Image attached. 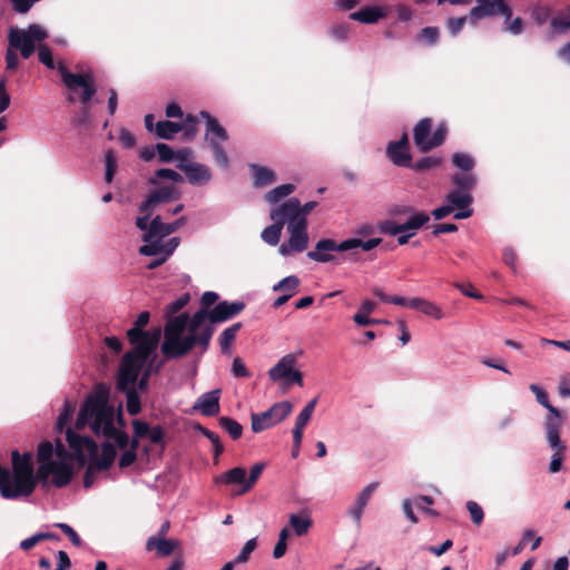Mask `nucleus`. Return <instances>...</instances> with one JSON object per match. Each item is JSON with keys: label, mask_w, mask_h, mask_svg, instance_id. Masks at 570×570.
Returning <instances> with one entry per match:
<instances>
[{"label": "nucleus", "mask_w": 570, "mask_h": 570, "mask_svg": "<svg viewBox=\"0 0 570 570\" xmlns=\"http://www.w3.org/2000/svg\"><path fill=\"white\" fill-rule=\"evenodd\" d=\"M242 328V323L237 322L225 328L219 335L218 342L220 351L225 355L232 354V345L236 338L237 332Z\"/></svg>", "instance_id": "72a5a7b5"}, {"label": "nucleus", "mask_w": 570, "mask_h": 570, "mask_svg": "<svg viewBox=\"0 0 570 570\" xmlns=\"http://www.w3.org/2000/svg\"><path fill=\"white\" fill-rule=\"evenodd\" d=\"M299 216V200L296 197H292L285 203L277 205L271 209V219L276 222L278 225L284 227L286 224H295L301 218Z\"/></svg>", "instance_id": "f3484780"}, {"label": "nucleus", "mask_w": 570, "mask_h": 570, "mask_svg": "<svg viewBox=\"0 0 570 570\" xmlns=\"http://www.w3.org/2000/svg\"><path fill=\"white\" fill-rule=\"evenodd\" d=\"M433 498L429 495H419L414 499V504L419 510L425 511L432 515H436V511L429 508L433 504Z\"/></svg>", "instance_id": "338daca9"}, {"label": "nucleus", "mask_w": 570, "mask_h": 570, "mask_svg": "<svg viewBox=\"0 0 570 570\" xmlns=\"http://www.w3.org/2000/svg\"><path fill=\"white\" fill-rule=\"evenodd\" d=\"M283 227L276 222L263 229L261 236L262 239L268 245L275 246L281 239Z\"/></svg>", "instance_id": "c03bdc74"}, {"label": "nucleus", "mask_w": 570, "mask_h": 570, "mask_svg": "<svg viewBox=\"0 0 570 570\" xmlns=\"http://www.w3.org/2000/svg\"><path fill=\"white\" fill-rule=\"evenodd\" d=\"M156 153L158 154L159 160L161 163H170L175 159L176 156L174 149L165 142H158L156 145Z\"/></svg>", "instance_id": "680f3d73"}, {"label": "nucleus", "mask_w": 570, "mask_h": 570, "mask_svg": "<svg viewBox=\"0 0 570 570\" xmlns=\"http://www.w3.org/2000/svg\"><path fill=\"white\" fill-rule=\"evenodd\" d=\"M452 163L464 171H470L474 167V159L465 153H455L452 157Z\"/></svg>", "instance_id": "6e6d98bb"}, {"label": "nucleus", "mask_w": 570, "mask_h": 570, "mask_svg": "<svg viewBox=\"0 0 570 570\" xmlns=\"http://www.w3.org/2000/svg\"><path fill=\"white\" fill-rule=\"evenodd\" d=\"M530 17L537 26H543L552 19V9L543 3H534L530 8Z\"/></svg>", "instance_id": "c9c22d12"}, {"label": "nucleus", "mask_w": 570, "mask_h": 570, "mask_svg": "<svg viewBox=\"0 0 570 570\" xmlns=\"http://www.w3.org/2000/svg\"><path fill=\"white\" fill-rule=\"evenodd\" d=\"M441 164V159L433 156L423 157L415 163L411 161V166L409 168H412L413 170L417 173H423L425 170L432 169L438 167Z\"/></svg>", "instance_id": "864d4df0"}, {"label": "nucleus", "mask_w": 570, "mask_h": 570, "mask_svg": "<svg viewBox=\"0 0 570 570\" xmlns=\"http://www.w3.org/2000/svg\"><path fill=\"white\" fill-rule=\"evenodd\" d=\"M66 440L80 464L86 463L87 456H95L97 453V443L90 436L77 434L71 428L66 430Z\"/></svg>", "instance_id": "4468645a"}, {"label": "nucleus", "mask_w": 570, "mask_h": 570, "mask_svg": "<svg viewBox=\"0 0 570 570\" xmlns=\"http://www.w3.org/2000/svg\"><path fill=\"white\" fill-rule=\"evenodd\" d=\"M471 14L478 19L501 14L505 18L504 22H508L512 17V10L505 0H476Z\"/></svg>", "instance_id": "dca6fc26"}, {"label": "nucleus", "mask_w": 570, "mask_h": 570, "mask_svg": "<svg viewBox=\"0 0 570 570\" xmlns=\"http://www.w3.org/2000/svg\"><path fill=\"white\" fill-rule=\"evenodd\" d=\"M321 242H322V239H320L316 243L314 250H309L307 253V257L317 263L333 262L335 256L332 254V252H341V250L340 249H318V244Z\"/></svg>", "instance_id": "de8ad7c7"}, {"label": "nucleus", "mask_w": 570, "mask_h": 570, "mask_svg": "<svg viewBox=\"0 0 570 570\" xmlns=\"http://www.w3.org/2000/svg\"><path fill=\"white\" fill-rule=\"evenodd\" d=\"M243 301H222L212 309L199 308L191 316L184 312L164 326V341L160 350L166 360H177L187 355L195 345L205 353L214 334V324L226 322L244 308Z\"/></svg>", "instance_id": "f257e3e1"}, {"label": "nucleus", "mask_w": 570, "mask_h": 570, "mask_svg": "<svg viewBox=\"0 0 570 570\" xmlns=\"http://www.w3.org/2000/svg\"><path fill=\"white\" fill-rule=\"evenodd\" d=\"M222 391L215 389L203 393L194 403L193 410L198 411L202 415L210 417L219 413V400Z\"/></svg>", "instance_id": "aec40b11"}, {"label": "nucleus", "mask_w": 570, "mask_h": 570, "mask_svg": "<svg viewBox=\"0 0 570 570\" xmlns=\"http://www.w3.org/2000/svg\"><path fill=\"white\" fill-rule=\"evenodd\" d=\"M158 179H169L173 183H181L183 176L171 168H160L155 171V177L148 179V183L150 185H157Z\"/></svg>", "instance_id": "49530a36"}, {"label": "nucleus", "mask_w": 570, "mask_h": 570, "mask_svg": "<svg viewBox=\"0 0 570 570\" xmlns=\"http://www.w3.org/2000/svg\"><path fill=\"white\" fill-rule=\"evenodd\" d=\"M139 247V254L144 256H157L165 254L163 238H154Z\"/></svg>", "instance_id": "37998d69"}, {"label": "nucleus", "mask_w": 570, "mask_h": 570, "mask_svg": "<svg viewBox=\"0 0 570 570\" xmlns=\"http://www.w3.org/2000/svg\"><path fill=\"white\" fill-rule=\"evenodd\" d=\"M247 478H246V470L242 466H236L227 472L220 474L216 482L220 484H237L240 485V489L244 488L246 484Z\"/></svg>", "instance_id": "2f4dec72"}, {"label": "nucleus", "mask_w": 570, "mask_h": 570, "mask_svg": "<svg viewBox=\"0 0 570 570\" xmlns=\"http://www.w3.org/2000/svg\"><path fill=\"white\" fill-rule=\"evenodd\" d=\"M386 155L395 166L406 168L411 166L412 157L409 151V137L406 132H403L399 140L387 144Z\"/></svg>", "instance_id": "6ab92c4d"}, {"label": "nucleus", "mask_w": 570, "mask_h": 570, "mask_svg": "<svg viewBox=\"0 0 570 570\" xmlns=\"http://www.w3.org/2000/svg\"><path fill=\"white\" fill-rule=\"evenodd\" d=\"M382 243V238H370L362 240L360 238H347L337 243L332 238H322L318 244V249H340L341 252H348L354 248L361 247L364 252H370Z\"/></svg>", "instance_id": "2eb2a0df"}, {"label": "nucleus", "mask_w": 570, "mask_h": 570, "mask_svg": "<svg viewBox=\"0 0 570 570\" xmlns=\"http://www.w3.org/2000/svg\"><path fill=\"white\" fill-rule=\"evenodd\" d=\"M199 115L206 120L205 140L213 151L215 163L220 168L227 169L229 167V159L223 147V144L229 138L227 130L208 111L203 110Z\"/></svg>", "instance_id": "6e6552de"}, {"label": "nucleus", "mask_w": 570, "mask_h": 570, "mask_svg": "<svg viewBox=\"0 0 570 570\" xmlns=\"http://www.w3.org/2000/svg\"><path fill=\"white\" fill-rule=\"evenodd\" d=\"M293 410L288 401L274 403L268 410L262 413L250 414V428L254 433H261L281 422H283Z\"/></svg>", "instance_id": "1a4fd4ad"}, {"label": "nucleus", "mask_w": 570, "mask_h": 570, "mask_svg": "<svg viewBox=\"0 0 570 570\" xmlns=\"http://www.w3.org/2000/svg\"><path fill=\"white\" fill-rule=\"evenodd\" d=\"M12 472L9 476V492L12 493L8 500L27 498L32 494L39 483L38 470L35 472L32 455L24 452L20 455L18 450L11 453Z\"/></svg>", "instance_id": "20e7f679"}, {"label": "nucleus", "mask_w": 570, "mask_h": 570, "mask_svg": "<svg viewBox=\"0 0 570 570\" xmlns=\"http://www.w3.org/2000/svg\"><path fill=\"white\" fill-rule=\"evenodd\" d=\"M38 479L42 488H47L49 484L65 488L72 479V468L67 461L40 464L38 465Z\"/></svg>", "instance_id": "9d476101"}, {"label": "nucleus", "mask_w": 570, "mask_h": 570, "mask_svg": "<svg viewBox=\"0 0 570 570\" xmlns=\"http://www.w3.org/2000/svg\"><path fill=\"white\" fill-rule=\"evenodd\" d=\"M550 28L553 33L562 35L570 29V14L559 13L550 20Z\"/></svg>", "instance_id": "09e8293b"}, {"label": "nucleus", "mask_w": 570, "mask_h": 570, "mask_svg": "<svg viewBox=\"0 0 570 570\" xmlns=\"http://www.w3.org/2000/svg\"><path fill=\"white\" fill-rule=\"evenodd\" d=\"M187 222L185 216L179 217L173 223H164L159 215L155 216L150 220L148 232L142 234V242H149L154 238H165L166 236L175 233Z\"/></svg>", "instance_id": "a211bd4d"}, {"label": "nucleus", "mask_w": 570, "mask_h": 570, "mask_svg": "<svg viewBox=\"0 0 570 570\" xmlns=\"http://www.w3.org/2000/svg\"><path fill=\"white\" fill-rule=\"evenodd\" d=\"M138 209H139V213L141 214V216H138L136 218L135 224H136L137 228L142 230L145 234L148 232L150 220H151L150 217H151L153 210L150 208L142 209L141 203H140Z\"/></svg>", "instance_id": "bf43d9fd"}, {"label": "nucleus", "mask_w": 570, "mask_h": 570, "mask_svg": "<svg viewBox=\"0 0 570 570\" xmlns=\"http://www.w3.org/2000/svg\"><path fill=\"white\" fill-rule=\"evenodd\" d=\"M179 547V541L176 539L157 538L156 535L149 537L146 541V550H156V554L160 558L170 556Z\"/></svg>", "instance_id": "393cba45"}, {"label": "nucleus", "mask_w": 570, "mask_h": 570, "mask_svg": "<svg viewBox=\"0 0 570 570\" xmlns=\"http://www.w3.org/2000/svg\"><path fill=\"white\" fill-rule=\"evenodd\" d=\"M385 17V11L381 7H364L358 11L352 12L350 19L362 23H376L380 19Z\"/></svg>", "instance_id": "c85d7f7f"}, {"label": "nucleus", "mask_w": 570, "mask_h": 570, "mask_svg": "<svg viewBox=\"0 0 570 570\" xmlns=\"http://www.w3.org/2000/svg\"><path fill=\"white\" fill-rule=\"evenodd\" d=\"M546 440H547L549 446L554 451L551 456L550 464H549V472L557 473L561 470L562 460H563L564 452L567 450V445L564 444V442L561 441L560 434H558L557 442H553L549 438V431L546 432Z\"/></svg>", "instance_id": "cd10ccee"}, {"label": "nucleus", "mask_w": 570, "mask_h": 570, "mask_svg": "<svg viewBox=\"0 0 570 570\" xmlns=\"http://www.w3.org/2000/svg\"><path fill=\"white\" fill-rule=\"evenodd\" d=\"M249 168L253 171L254 186L257 188L268 186L276 180L275 173L268 167L252 164Z\"/></svg>", "instance_id": "7c9ffc66"}, {"label": "nucleus", "mask_w": 570, "mask_h": 570, "mask_svg": "<svg viewBox=\"0 0 570 570\" xmlns=\"http://www.w3.org/2000/svg\"><path fill=\"white\" fill-rule=\"evenodd\" d=\"M316 404H317L316 397L312 399L309 402H307V404L303 407V410L297 415L294 426L304 429L306 426V424L308 423V421L311 420Z\"/></svg>", "instance_id": "603ef678"}, {"label": "nucleus", "mask_w": 570, "mask_h": 570, "mask_svg": "<svg viewBox=\"0 0 570 570\" xmlns=\"http://www.w3.org/2000/svg\"><path fill=\"white\" fill-rule=\"evenodd\" d=\"M295 190L294 184H283L279 186H276L275 188L271 189L266 195L265 199L269 204H276L284 199L285 197L289 196Z\"/></svg>", "instance_id": "58836bf2"}, {"label": "nucleus", "mask_w": 570, "mask_h": 570, "mask_svg": "<svg viewBox=\"0 0 570 570\" xmlns=\"http://www.w3.org/2000/svg\"><path fill=\"white\" fill-rule=\"evenodd\" d=\"M42 540H59V535L53 532H38L29 538L23 539L19 547L23 551H28Z\"/></svg>", "instance_id": "79ce46f5"}, {"label": "nucleus", "mask_w": 570, "mask_h": 570, "mask_svg": "<svg viewBox=\"0 0 570 570\" xmlns=\"http://www.w3.org/2000/svg\"><path fill=\"white\" fill-rule=\"evenodd\" d=\"M190 301V295L188 293H184L178 296L173 302L168 303L165 306L164 315L167 318L165 325L173 318L177 317L176 315L180 309H183Z\"/></svg>", "instance_id": "e433bc0d"}, {"label": "nucleus", "mask_w": 570, "mask_h": 570, "mask_svg": "<svg viewBox=\"0 0 570 570\" xmlns=\"http://www.w3.org/2000/svg\"><path fill=\"white\" fill-rule=\"evenodd\" d=\"M379 482H371L357 493L355 502L348 508L347 514L353 519L356 525L361 524L362 515L371 497L377 490Z\"/></svg>", "instance_id": "412c9836"}, {"label": "nucleus", "mask_w": 570, "mask_h": 570, "mask_svg": "<svg viewBox=\"0 0 570 570\" xmlns=\"http://www.w3.org/2000/svg\"><path fill=\"white\" fill-rule=\"evenodd\" d=\"M299 284L301 281L296 275H289L276 283L273 286V291L283 292L293 297L298 292Z\"/></svg>", "instance_id": "4c0bfd02"}, {"label": "nucleus", "mask_w": 570, "mask_h": 570, "mask_svg": "<svg viewBox=\"0 0 570 570\" xmlns=\"http://www.w3.org/2000/svg\"><path fill=\"white\" fill-rule=\"evenodd\" d=\"M73 411L72 405L66 401L56 422V430L62 432Z\"/></svg>", "instance_id": "052dcab7"}, {"label": "nucleus", "mask_w": 570, "mask_h": 570, "mask_svg": "<svg viewBox=\"0 0 570 570\" xmlns=\"http://www.w3.org/2000/svg\"><path fill=\"white\" fill-rule=\"evenodd\" d=\"M58 72L65 86L75 91L81 88L80 101L87 105L96 94V85L91 73H72L63 65H59Z\"/></svg>", "instance_id": "9b49d317"}, {"label": "nucleus", "mask_w": 570, "mask_h": 570, "mask_svg": "<svg viewBox=\"0 0 570 570\" xmlns=\"http://www.w3.org/2000/svg\"><path fill=\"white\" fill-rule=\"evenodd\" d=\"M452 183L455 185V189L450 191L445 199L459 209L453 216L454 219H466L473 214L471 191L476 184V178L471 173L455 174L452 177Z\"/></svg>", "instance_id": "423d86ee"}, {"label": "nucleus", "mask_w": 570, "mask_h": 570, "mask_svg": "<svg viewBox=\"0 0 570 570\" xmlns=\"http://www.w3.org/2000/svg\"><path fill=\"white\" fill-rule=\"evenodd\" d=\"M265 469V464L262 462L255 463L249 471V476L247 478L246 484L244 488L236 491V494L240 495L246 492H248L256 481L258 480L259 475L262 474L263 470Z\"/></svg>", "instance_id": "8fccbe9b"}, {"label": "nucleus", "mask_w": 570, "mask_h": 570, "mask_svg": "<svg viewBox=\"0 0 570 570\" xmlns=\"http://www.w3.org/2000/svg\"><path fill=\"white\" fill-rule=\"evenodd\" d=\"M393 218L400 219L405 216L403 223L386 219L379 224V230L385 235L396 236L400 233H413V236L419 229L430 222V216L425 212H420L413 206L396 205L390 210Z\"/></svg>", "instance_id": "39448f33"}, {"label": "nucleus", "mask_w": 570, "mask_h": 570, "mask_svg": "<svg viewBox=\"0 0 570 570\" xmlns=\"http://www.w3.org/2000/svg\"><path fill=\"white\" fill-rule=\"evenodd\" d=\"M38 58L41 63H43L49 69L55 68V62L52 58V53L50 49L47 46H39L38 47Z\"/></svg>", "instance_id": "774afa93"}, {"label": "nucleus", "mask_w": 570, "mask_h": 570, "mask_svg": "<svg viewBox=\"0 0 570 570\" xmlns=\"http://www.w3.org/2000/svg\"><path fill=\"white\" fill-rule=\"evenodd\" d=\"M529 389L534 393L537 402L548 410L549 414L544 420V430L546 432L549 431V438L557 442L558 434H560L563 424L560 410L549 402L548 394L542 387L537 384H530Z\"/></svg>", "instance_id": "f8f14e48"}, {"label": "nucleus", "mask_w": 570, "mask_h": 570, "mask_svg": "<svg viewBox=\"0 0 570 570\" xmlns=\"http://www.w3.org/2000/svg\"><path fill=\"white\" fill-rule=\"evenodd\" d=\"M421 312L434 320H442L444 317L442 309L436 304L426 299L423 302Z\"/></svg>", "instance_id": "e2e57ef3"}, {"label": "nucleus", "mask_w": 570, "mask_h": 570, "mask_svg": "<svg viewBox=\"0 0 570 570\" xmlns=\"http://www.w3.org/2000/svg\"><path fill=\"white\" fill-rule=\"evenodd\" d=\"M232 373L235 377H249L250 373L240 357H235L232 363Z\"/></svg>", "instance_id": "69168bd1"}, {"label": "nucleus", "mask_w": 570, "mask_h": 570, "mask_svg": "<svg viewBox=\"0 0 570 570\" xmlns=\"http://www.w3.org/2000/svg\"><path fill=\"white\" fill-rule=\"evenodd\" d=\"M155 350L145 345H134V350L122 356L117 380L118 390H127L128 386L135 384L140 371Z\"/></svg>", "instance_id": "0eeeda50"}, {"label": "nucleus", "mask_w": 570, "mask_h": 570, "mask_svg": "<svg viewBox=\"0 0 570 570\" xmlns=\"http://www.w3.org/2000/svg\"><path fill=\"white\" fill-rule=\"evenodd\" d=\"M432 121L429 118L421 119L413 129L414 144L420 151L423 153V147L428 146L431 137Z\"/></svg>", "instance_id": "c756f323"}, {"label": "nucleus", "mask_w": 570, "mask_h": 570, "mask_svg": "<svg viewBox=\"0 0 570 570\" xmlns=\"http://www.w3.org/2000/svg\"><path fill=\"white\" fill-rule=\"evenodd\" d=\"M440 40L439 27L429 26L424 27L416 33L414 41L421 47H433Z\"/></svg>", "instance_id": "473e14b6"}, {"label": "nucleus", "mask_w": 570, "mask_h": 570, "mask_svg": "<svg viewBox=\"0 0 570 570\" xmlns=\"http://www.w3.org/2000/svg\"><path fill=\"white\" fill-rule=\"evenodd\" d=\"M86 426L97 438L112 440L121 449L129 444V436L122 430L125 421L121 410L118 411L116 416L115 407L109 404L108 392L105 389L91 393L82 404L76 421V428L81 430Z\"/></svg>", "instance_id": "f03ea898"}, {"label": "nucleus", "mask_w": 570, "mask_h": 570, "mask_svg": "<svg viewBox=\"0 0 570 570\" xmlns=\"http://www.w3.org/2000/svg\"><path fill=\"white\" fill-rule=\"evenodd\" d=\"M289 234L288 243L295 253H302L307 248L308 234H307V220L301 218L295 224L287 226Z\"/></svg>", "instance_id": "5701e85b"}, {"label": "nucleus", "mask_w": 570, "mask_h": 570, "mask_svg": "<svg viewBox=\"0 0 570 570\" xmlns=\"http://www.w3.org/2000/svg\"><path fill=\"white\" fill-rule=\"evenodd\" d=\"M466 509L474 524L479 525L483 521L484 513L482 508L475 501H468Z\"/></svg>", "instance_id": "0e129e2a"}, {"label": "nucleus", "mask_w": 570, "mask_h": 570, "mask_svg": "<svg viewBox=\"0 0 570 570\" xmlns=\"http://www.w3.org/2000/svg\"><path fill=\"white\" fill-rule=\"evenodd\" d=\"M446 136V128L444 126H439L435 131L431 135L428 146L423 147V153H426L433 148L441 146Z\"/></svg>", "instance_id": "5fc2aeb1"}, {"label": "nucleus", "mask_w": 570, "mask_h": 570, "mask_svg": "<svg viewBox=\"0 0 570 570\" xmlns=\"http://www.w3.org/2000/svg\"><path fill=\"white\" fill-rule=\"evenodd\" d=\"M48 32L39 24L31 23L27 29L10 27L8 31V47L6 50V68L16 70L19 66L17 51L23 59H29L36 51V43L43 41Z\"/></svg>", "instance_id": "7ed1b4c3"}, {"label": "nucleus", "mask_w": 570, "mask_h": 570, "mask_svg": "<svg viewBox=\"0 0 570 570\" xmlns=\"http://www.w3.org/2000/svg\"><path fill=\"white\" fill-rule=\"evenodd\" d=\"M257 548V539L252 538L245 542L243 548L240 549L239 553L233 561L235 563H245L248 561L252 552Z\"/></svg>", "instance_id": "4d7b16f0"}, {"label": "nucleus", "mask_w": 570, "mask_h": 570, "mask_svg": "<svg viewBox=\"0 0 570 570\" xmlns=\"http://www.w3.org/2000/svg\"><path fill=\"white\" fill-rule=\"evenodd\" d=\"M105 180L107 184H110L114 179L116 169H117V159L112 150H108L105 155Z\"/></svg>", "instance_id": "13d9d810"}, {"label": "nucleus", "mask_w": 570, "mask_h": 570, "mask_svg": "<svg viewBox=\"0 0 570 570\" xmlns=\"http://www.w3.org/2000/svg\"><path fill=\"white\" fill-rule=\"evenodd\" d=\"M150 314L144 311L138 314L134 326L128 330L127 337L131 345H145L147 347L156 348L160 340L161 332L159 328L153 331H144L142 327L149 322Z\"/></svg>", "instance_id": "ddd939ff"}, {"label": "nucleus", "mask_w": 570, "mask_h": 570, "mask_svg": "<svg viewBox=\"0 0 570 570\" xmlns=\"http://www.w3.org/2000/svg\"><path fill=\"white\" fill-rule=\"evenodd\" d=\"M184 129L183 122H176L170 120H159L156 124L155 131L159 138L173 139L174 136Z\"/></svg>", "instance_id": "f704fd0d"}, {"label": "nucleus", "mask_w": 570, "mask_h": 570, "mask_svg": "<svg viewBox=\"0 0 570 570\" xmlns=\"http://www.w3.org/2000/svg\"><path fill=\"white\" fill-rule=\"evenodd\" d=\"M218 423L233 440H238L242 436L243 426L236 420L228 416H222L219 417Z\"/></svg>", "instance_id": "a19ab883"}, {"label": "nucleus", "mask_w": 570, "mask_h": 570, "mask_svg": "<svg viewBox=\"0 0 570 570\" xmlns=\"http://www.w3.org/2000/svg\"><path fill=\"white\" fill-rule=\"evenodd\" d=\"M90 462L95 464L96 470L98 471H107L114 463L116 458V449L114 444L107 440V442L101 445V454L98 455V452L95 456H89Z\"/></svg>", "instance_id": "bb28decb"}, {"label": "nucleus", "mask_w": 570, "mask_h": 570, "mask_svg": "<svg viewBox=\"0 0 570 570\" xmlns=\"http://www.w3.org/2000/svg\"><path fill=\"white\" fill-rule=\"evenodd\" d=\"M288 520H289V524L293 528L295 534L298 537L306 534L313 524V521L309 517L303 518L295 513H292L289 515Z\"/></svg>", "instance_id": "ea45409f"}, {"label": "nucleus", "mask_w": 570, "mask_h": 570, "mask_svg": "<svg viewBox=\"0 0 570 570\" xmlns=\"http://www.w3.org/2000/svg\"><path fill=\"white\" fill-rule=\"evenodd\" d=\"M179 169L185 173L188 183L194 186L206 185L213 177L210 168L200 163L180 164Z\"/></svg>", "instance_id": "4be33fe9"}, {"label": "nucleus", "mask_w": 570, "mask_h": 570, "mask_svg": "<svg viewBox=\"0 0 570 570\" xmlns=\"http://www.w3.org/2000/svg\"><path fill=\"white\" fill-rule=\"evenodd\" d=\"M295 363L296 356L294 354H286L268 371L269 379L274 382L288 379Z\"/></svg>", "instance_id": "a878e982"}, {"label": "nucleus", "mask_w": 570, "mask_h": 570, "mask_svg": "<svg viewBox=\"0 0 570 570\" xmlns=\"http://www.w3.org/2000/svg\"><path fill=\"white\" fill-rule=\"evenodd\" d=\"M126 392L127 397V412L130 415H137L141 411V404H140V397L137 393V391L134 387H127V390H124Z\"/></svg>", "instance_id": "3c124183"}, {"label": "nucleus", "mask_w": 570, "mask_h": 570, "mask_svg": "<svg viewBox=\"0 0 570 570\" xmlns=\"http://www.w3.org/2000/svg\"><path fill=\"white\" fill-rule=\"evenodd\" d=\"M53 456V445L50 441H42L39 443L38 448H37V461L40 464H45L46 463H52L55 462L56 460L52 459Z\"/></svg>", "instance_id": "a18cd8bd"}, {"label": "nucleus", "mask_w": 570, "mask_h": 570, "mask_svg": "<svg viewBox=\"0 0 570 570\" xmlns=\"http://www.w3.org/2000/svg\"><path fill=\"white\" fill-rule=\"evenodd\" d=\"M178 198L179 193H177L174 187L164 186L151 191L148 195V197L144 202H141L142 209L150 208L154 212L157 205L168 203L170 200Z\"/></svg>", "instance_id": "b1692460"}]
</instances>
